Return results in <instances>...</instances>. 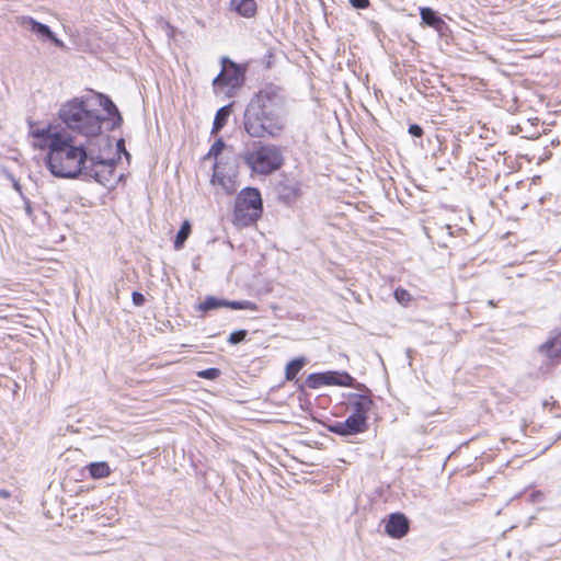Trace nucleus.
<instances>
[{"mask_svg": "<svg viewBox=\"0 0 561 561\" xmlns=\"http://www.w3.org/2000/svg\"><path fill=\"white\" fill-rule=\"evenodd\" d=\"M45 163L50 173L61 179H85L106 186L113 179L115 164L92 154L85 144L77 142L70 135H55L48 144Z\"/></svg>", "mask_w": 561, "mask_h": 561, "instance_id": "nucleus-1", "label": "nucleus"}, {"mask_svg": "<svg viewBox=\"0 0 561 561\" xmlns=\"http://www.w3.org/2000/svg\"><path fill=\"white\" fill-rule=\"evenodd\" d=\"M59 117L70 130L85 137L98 136L102 129L103 118L98 111L90 110L83 100L73 99L64 104Z\"/></svg>", "mask_w": 561, "mask_h": 561, "instance_id": "nucleus-2", "label": "nucleus"}, {"mask_svg": "<svg viewBox=\"0 0 561 561\" xmlns=\"http://www.w3.org/2000/svg\"><path fill=\"white\" fill-rule=\"evenodd\" d=\"M243 126L247 134L252 138L276 139L284 133L286 121L282 113L267 112L259 105L248 104Z\"/></svg>", "mask_w": 561, "mask_h": 561, "instance_id": "nucleus-3", "label": "nucleus"}, {"mask_svg": "<svg viewBox=\"0 0 561 561\" xmlns=\"http://www.w3.org/2000/svg\"><path fill=\"white\" fill-rule=\"evenodd\" d=\"M241 158L252 173L260 175H270L284 164L280 147L262 141H254L242 152Z\"/></svg>", "mask_w": 561, "mask_h": 561, "instance_id": "nucleus-4", "label": "nucleus"}, {"mask_svg": "<svg viewBox=\"0 0 561 561\" xmlns=\"http://www.w3.org/2000/svg\"><path fill=\"white\" fill-rule=\"evenodd\" d=\"M263 210L261 193L257 188H243L237 196L233 210V221L247 227L254 224Z\"/></svg>", "mask_w": 561, "mask_h": 561, "instance_id": "nucleus-5", "label": "nucleus"}, {"mask_svg": "<svg viewBox=\"0 0 561 561\" xmlns=\"http://www.w3.org/2000/svg\"><path fill=\"white\" fill-rule=\"evenodd\" d=\"M286 98L282 88L275 84H266L249 103L250 105H259V107L272 112L282 113L285 106Z\"/></svg>", "mask_w": 561, "mask_h": 561, "instance_id": "nucleus-6", "label": "nucleus"}, {"mask_svg": "<svg viewBox=\"0 0 561 561\" xmlns=\"http://www.w3.org/2000/svg\"><path fill=\"white\" fill-rule=\"evenodd\" d=\"M221 71L213 80V87L218 90L220 87L227 85L232 89L240 88L244 82V69L228 57L220 59Z\"/></svg>", "mask_w": 561, "mask_h": 561, "instance_id": "nucleus-7", "label": "nucleus"}, {"mask_svg": "<svg viewBox=\"0 0 561 561\" xmlns=\"http://www.w3.org/2000/svg\"><path fill=\"white\" fill-rule=\"evenodd\" d=\"M225 159L215 162L211 182L218 183L227 193L232 194L236 191L237 164L234 159Z\"/></svg>", "mask_w": 561, "mask_h": 561, "instance_id": "nucleus-8", "label": "nucleus"}, {"mask_svg": "<svg viewBox=\"0 0 561 561\" xmlns=\"http://www.w3.org/2000/svg\"><path fill=\"white\" fill-rule=\"evenodd\" d=\"M222 307L234 310H257L256 305L249 300L230 301L226 299H219L213 296L206 297V299L198 305V309L202 311L215 310Z\"/></svg>", "mask_w": 561, "mask_h": 561, "instance_id": "nucleus-9", "label": "nucleus"}, {"mask_svg": "<svg viewBox=\"0 0 561 561\" xmlns=\"http://www.w3.org/2000/svg\"><path fill=\"white\" fill-rule=\"evenodd\" d=\"M19 24L31 31L32 33L36 34L42 39H49L55 46L62 48L65 46L64 42L56 37V35L51 32L49 26L46 24H43L41 22H37L32 16H21L19 18Z\"/></svg>", "mask_w": 561, "mask_h": 561, "instance_id": "nucleus-10", "label": "nucleus"}, {"mask_svg": "<svg viewBox=\"0 0 561 561\" xmlns=\"http://www.w3.org/2000/svg\"><path fill=\"white\" fill-rule=\"evenodd\" d=\"M367 428V422L364 417L355 416L351 414L344 422H336L329 426V431L341 435L348 436L365 432Z\"/></svg>", "mask_w": 561, "mask_h": 561, "instance_id": "nucleus-11", "label": "nucleus"}, {"mask_svg": "<svg viewBox=\"0 0 561 561\" xmlns=\"http://www.w3.org/2000/svg\"><path fill=\"white\" fill-rule=\"evenodd\" d=\"M374 402L368 394L352 393L348 397V408L355 416L364 417L367 422V414Z\"/></svg>", "mask_w": 561, "mask_h": 561, "instance_id": "nucleus-12", "label": "nucleus"}, {"mask_svg": "<svg viewBox=\"0 0 561 561\" xmlns=\"http://www.w3.org/2000/svg\"><path fill=\"white\" fill-rule=\"evenodd\" d=\"M385 530L392 538H402L409 530V520L404 515L393 513L389 516Z\"/></svg>", "mask_w": 561, "mask_h": 561, "instance_id": "nucleus-13", "label": "nucleus"}, {"mask_svg": "<svg viewBox=\"0 0 561 561\" xmlns=\"http://www.w3.org/2000/svg\"><path fill=\"white\" fill-rule=\"evenodd\" d=\"M423 25L434 28L439 36H446L448 26L437 13L428 8H423Z\"/></svg>", "mask_w": 561, "mask_h": 561, "instance_id": "nucleus-14", "label": "nucleus"}, {"mask_svg": "<svg viewBox=\"0 0 561 561\" xmlns=\"http://www.w3.org/2000/svg\"><path fill=\"white\" fill-rule=\"evenodd\" d=\"M230 5L244 18H252L256 12L255 0H230Z\"/></svg>", "mask_w": 561, "mask_h": 561, "instance_id": "nucleus-15", "label": "nucleus"}, {"mask_svg": "<svg viewBox=\"0 0 561 561\" xmlns=\"http://www.w3.org/2000/svg\"><path fill=\"white\" fill-rule=\"evenodd\" d=\"M324 386H352L354 379L347 373L339 374L335 371L323 373Z\"/></svg>", "mask_w": 561, "mask_h": 561, "instance_id": "nucleus-16", "label": "nucleus"}, {"mask_svg": "<svg viewBox=\"0 0 561 561\" xmlns=\"http://www.w3.org/2000/svg\"><path fill=\"white\" fill-rule=\"evenodd\" d=\"M31 135L34 138L41 139L39 147L42 149H46L48 151V144L50 142V139H53V136L55 135H64V133L60 131H53L51 128L45 127V128H36L31 130Z\"/></svg>", "mask_w": 561, "mask_h": 561, "instance_id": "nucleus-17", "label": "nucleus"}, {"mask_svg": "<svg viewBox=\"0 0 561 561\" xmlns=\"http://www.w3.org/2000/svg\"><path fill=\"white\" fill-rule=\"evenodd\" d=\"M230 114H231V105L222 106L217 111V113L215 115L214 123H213V128H211L213 135L218 134L224 128V126L228 122Z\"/></svg>", "mask_w": 561, "mask_h": 561, "instance_id": "nucleus-18", "label": "nucleus"}, {"mask_svg": "<svg viewBox=\"0 0 561 561\" xmlns=\"http://www.w3.org/2000/svg\"><path fill=\"white\" fill-rule=\"evenodd\" d=\"M87 469L93 479H103L111 474V468L105 461L91 462Z\"/></svg>", "mask_w": 561, "mask_h": 561, "instance_id": "nucleus-19", "label": "nucleus"}, {"mask_svg": "<svg viewBox=\"0 0 561 561\" xmlns=\"http://www.w3.org/2000/svg\"><path fill=\"white\" fill-rule=\"evenodd\" d=\"M541 352L549 358H557L561 355V337L556 336L541 346Z\"/></svg>", "mask_w": 561, "mask_h": 561, "instance_id": "nucleus-20", "label": "nucleus"}, {"mask_svg": "<svg viewBox=\"0 0 561 561\" xmlns=\"http://www.w3.org/2000/svg\"><path fill=\"white\" fill-rule=\"evenodd\" d=\"M102 105L107 114L113 118L112 129L119 127L123 123V118L117 106L107 96L103 98Z\"/></svg>", "mask_w": 561, "mask_h": 561, "instance_id": "nucleus-21", "label": "nucleus"}, {"mask_svg": "<svg viewBox=\"0 0 561 561\" xmlns=\"http://www.w3.org/2000/svg\"><path fill=\"white\" fill-rule=\"evenodd\" d=\"M306 365V359L304 357L295 358L290 360L286 365L285 378L286 380H294L297 374Z\"/></svg>", "mask_w": 561, "mask_h": 561, "instance_id": "nucleus-22", "label": "nucleus"}, {"mask_svg": "<svg viewBox=\"0 0 561 561\" xmlns=\"http://www.w3.org/2000/svg\"><path fill=\"white\" fill-rule=\"evenodd\" d=\"M190 233H191V225H190V222L187 220H185L182 224L180 230L178 231V234H176L175 240H174V248L176 250H180L184 245V243L187 240Z\"/></svg>", "mask_w": 561, "mask_h": 561, "instance_id": "nucleus-23", "label": "nucleus"}, {"mask_svg": "<svg viewBox=\"0 0 561 561\" xmlns=\"http://www.w3.org/2000/svg\"><path fill=\"white\" fill-rule=\"evenodd\" d=\"M323 380H324L323 373H314V374H310L307 377L305 383L310 389H318L321 386H324Z\"/></svg>", "mask_w": 561, "mask_h": 561, "instance_id": "nucleus-24", "label": "nucleus"}, {"mask_svg": "<svg viewBox=\"0 0 561 561\" xmlns=\"http://www.w3.org/2000/svg\"><path fill=\"white\" fill-rule=\"evenodd\" d=\"M225 148V142L221 138L217 139L210 147L208 153L206 154L205 159L214 157L215 159L218 158V156L222 152Z\"/></svg>", "mask_w": 561, "mask_h": 561, "instance_id": "nucleus-25", "label": "nucleus"}, {"mask_svg": "<svg viewBox=\"0 0 561 561\" xmlns=\"http://www.w3.org/2000/svg\"><path fill=\"white\" fill-rule=\"evenodd\" d=\"M199 378L214 380L220 376V370L218 368H207L197 373Z\"/></svg>", "mask_w": 561, "mask_h": 561, "instance_id": "nucleus-26", "label": "nucleus"}, {"mask_svg": "<svg viewBox=\"0 0 561 561\" xmlns=\"http://www.w3.org/2000/svg\"><path fill=\"white\" fill-rule=\"evenodd\" d=\"M245 336H247V331L245 330H238V331L232 332L229 335L228 342L230 344L234 345V344H238V343L244 341Z\"/></svg>", "mask_w": 561, "mask_h": 561, "instance_id": "nucleus-27", "label": "nucleus"}, {"mask_svg": "<svg viewBox=\"0 0 561 561\" xmlns=\"http://www.w3.org/2000/svg\"><path fill=\"white\" fill-rule=\"evenodd\" d=\"M394 296L396 299L401 304L407 302L410 299V294L404 289H397L394 291Z\"/></svg>", "mask_w": 561, "mask_h": 561, "instance_id": "nucleus-28", "label": "nucleus"}, {"mask_svg": "<svg viewBox=\"0 0 561 561\" xmlns=\"http://www.w3.org/2000/svg\"><path fill=\"white\" fill-rule=\"evenodd\" d=\"M350 3L355 9H367L370 4L369 0H350Z\"/></svg>", "mask_w": 561, "mask_h": 561, "instance_id": "nucleus-29", "label": "nucleus"}, {"mask_svg": "<svg viewBox=\"0 0 561 561\" xmlns=\"http://www.w3.org/2000/svg\"><path fill=\"white\" fill-rule=\"evenodd\" d=\"M131 300H133L134 305L137 306V307H140V306H142L145 304L144 295L138 293V291H134L133 293Z\"/></svg>", "mask_w": 561, "mask_h": 561, "instance_id": "nucleus-30", "label": "nucleus"}, {"mask_svg": "<svg viewBox=\"0 0 561 561\" xmlns=\"http://www.w3.org/2000/svg\"><path fill=\"white\" fill-rule=\"evenodd\" d=\"M409 131L411 135L415 137H421V126L417 124H413L410 126Z\"/></svg>", "mask_w": 561, "mask_h": 561, "instance_id": "nucleus-31", "label": "nucleus"}, {"mask_svg": "<svg viewBox=\"0 0 561 561\" xmlns=\"http://www.w3.org/2000/svg\"><path fill=\"white\" fill-rule=\"evenodd\" d=\"M23 199H24V204H25V213L30 218H32L33 217V208L31 206V202L24 196H23Z\"/></svg>", "mask_w": 561, "mask_h": 561, "instance_id": "nucleus-32", "label": "nucleus"}, {"mask_svg": "<svg viewBox=\"0 0 561 561\" xmlns=\"http://www.w3.org/2000/svg\"><path fill=\"white\" fill-rule=\"evenodd\" d=\"M117 148H118L119 150H121V149H122V150H124L125 156H126V157H129V153L125 150V141H124V139H119V140L117 141Z\"/></svg>", "mask_w": 561, "mask_h": 561, "instance_id": "nucleus-33", "label": "nucleus"}, {"mask_svg": "<svg viewBox=\"0 0 561 561\" xmlns=\"http://www.w3.org/2000/svg\"><path fill=\"white\" fill-rule=\"evenodd\" d=\"M0 496L3 499H8L10 496V492L7 490H0Z\"/></svg>", "mask_w": 561, "mask_h": 561, "instance_id": "nucleus-34", "label": "nucleus"}, {"mask_svg": "<svg viewBox=\"0 0 561 561\" xmlns=\"http://www.w3.org/2000/svg\"><path fill=\"white\" fill-rule=\"evenodd\" d=\"M14 188L20 193L22 194L21 192V185L19 183H14Z\"/></svg>", "mask_w": 561, "mask_h": 561, "instance_id": "nucleus-35", "label": "nucleus"}]
</instances>
